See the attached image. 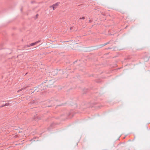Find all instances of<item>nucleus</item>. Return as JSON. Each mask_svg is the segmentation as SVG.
<instances>
[{
  "instance_id": "7",
  "label": "nucleus",
  "mask_w": 150,
  "mask_h": 150,
  "mask_svg": "<svg viewBox=\"0 0 150 150\" xmlns=\"http://www.w3.org/2000/svg\"><path fill=\"white\" fill-rule=\"evenodd\" d=\"M52 102H53V101L52 100H50V103L52 104Z\"/></svg>"
},
{
  "instance_id": "12",
  "label": "nucleus",
  "mask_w": 150,
  "mask_h": 150,
  "mask_svg": "<svg viewBox=\"0 0 150 150\" xmlns=\"http://www.w3.org/2000/svg\"><path fill=\"white\" fill-rule=\"evenodd\" d=\"M39 91V90H37V92H38V91Z\"/></svg>"
},
{
  "instance_id": "15",
  "label": "nucleus",
  "mask_w": 150,
  "mask_h": 150,
  "mask_svg": "<svg viewBox=\"0 0 150 150\" xmlns=\"http://www.w3.org/2000/svg\"><path fill=\"white\" fill-rule=\"evenodd\" d=\"M36 91V90H35H35H34V91Z\"/></svg>"
},
{
  "instance_id": "1",
  "label": "nucleus",
  "mask_w": 150,
  "mask_h": 150,
  "mask_svg": "<svg viewBox=\"0 0 150 150\" xmlns=\"http://www.w3.org/2000/svg\"><path fill=\"white\" fill-rule=\"evenodd\" d=\"M59 4V2L55 4H53L52 6H50V7L52 8L53 10H54L57 7Z\"/></svg>"
},
{
  "instance_id": "6",
  "label": "nucleus",
  "mask_w": 150,
  "mask_h": 150,
  "mask_svg": "<svg viewBox=\"0 0 150 150\" xmlns=\"http://www.w3.org/2000/svg\"><path fill=\"white\" fill-rule=\"evenodd\" d=\"M84 18H84V17H82V18H80V19H84Z\"/></svg>"
},
{
  "instance_id": "9",
  "label": "nucleus",
  "mask_w": 150,
  "mask_h": 150,
  "mask_svg": "<svg viewBox=\"0 0 150 150\" xmlns=\"http://www.w3.org/2000/svg\"><path fill=\"white\" fill-rule=\"evenodd\" d=\"M4 106H5V105H2L1 106H0V107H2Z\"/></svg>"
},
{
  "instance_id": "10",
  "label": "nucleus",
  "mask_w": 150,
  "mask_h": 150,
  "mask_svg": "<svg viewBox=\"0 0 150 150\" xmlns=\"http://www.w3.org/2000/svg\"><path fill=\"white\" fill-rule=\"evenodd\" d=\"M38 14H37V15H36V18H37V17H38Z\"/></svg>"
},
{
  "instance_id": "2",
  "label": "nucleus",
  "mask_w": 150,
  "mask_h": 150,
  "mask_svg": "<svg viewBox=\"0 0 150 150\" xmlns=\"http://www.w3.org/2000/svg\"><path fill=\"white\" fill-rule=\"evenodd\" d=\"M40 42V41L38 40V41H36L34 42L31 43L29 45H28L27 46L28 47H30V46H33L35 45H36Z\"/></svg>"
},
{
  "instance_id": "14",
  "label": "nucleus",
  "mask_w": 150,
  "mask_h": 150,
  "mask_svg": "<svg viewBox=\"0 0 150 150\" xmlns=\"http://www.w3.org/2000/svg\"><path fill=\"white\" fill-rule=\"evenodd\" d=\"M72 28H70V29H71Z\"/></svg>"
},
{
  "instance_id": "11",
  "label": "nucleus",
  "mask_w": 150,
  "mask_h": 150,
  "mask_svg": "<svg viewBox=\"0 0 150 150\" xmlns=\"http://www.w3.org/2000/svg\"><path fill=\"white\" fill-rule=\"evenodd\" d=\"M21 91V90H19L18 91V92H19V91Z\"/></svg>"
},
{
  "instance_id": "16",
  "label": "nucleus",
  "mask_w": 150,
  "mask_h": 150,
  "mask_svg": "<svg viewBox=\"0 0 150 150\" xmlns=\"http://www.w3.org/2000/svg\"><path fill=\"white\" fill-rule=\"evenodd\" d=\"M40 87V86H38V87Z\"/></svg>"
},
{
  "instance_id": "5",
  "label": "nucleus",
  "mask_w": 150,
  "mask_h": 150,
  "mask_svg": "<svg viewBox=\"0 0 150 150\" xmlns=\"http://www.w3.org/2000/svg\"><path fill=\"white\" fill-rule=\"evenodd\" d=\"M109 43V42H107V43H105L103 45V46H105V45H107Z\"/></svg>"
},
{
  "instance_id": "13",
  "label": "nucleus",
  "mask_w": 150,
  "mask_h": 150,
  "mask_svg": "<svg viewBox=\"0 0 150 150\" xmlns=\"http://www.w3.org/2000/svg\"><path fill=\"white\" fill-rule=\"evenodd\" d=\"M76 62V61L75 62H74V63L75 62Z\"/></svg>"
},
{
  "instance_id": "4",
  "label": "nucleus",
  "mask_w": 150,
  "mask_h": 150,
  "mask_svg": "<svg viewBox=\"0 0 150 150\" xmlns=\"http://www.w3.org/2000/svg\"><path fill=\"white\" fill-rule=\"evenodd\" d=\"M9 103H5L4 105H5V106H8L9 105Z\"/></svg>"
},
{
  "instance_id": "3",
  "label": "nucleus",
  "mask_w": 150,
  "mask_h": 150,
  "mask_svg": "<svg viewBox=\"0 0 150 150\" xmlns=\"http://www.w3.org/2000/svg\"><path fill=\"white\" fill-rule=\"evenodd\" d=\"M33 120L35 121H37L38 120H39L40 119V117H39L38 116H35L33 118Z\"/></svg>"
},
{
  "instance_id": "8",
  "label": "nucleus",
  "mask_w": 150,
  "mask_h": 150,
  "mask_svg": "<svg viewBox=\"0 0 150 150\" xmlns=\"http://www.w3.org/2000/svg\"><path fill=\"white\" fill-rule=\"evenodd\" d=\"M92 22V21L90 20L89 21V23H91Z\"/></svg>"
}]
</instances>
